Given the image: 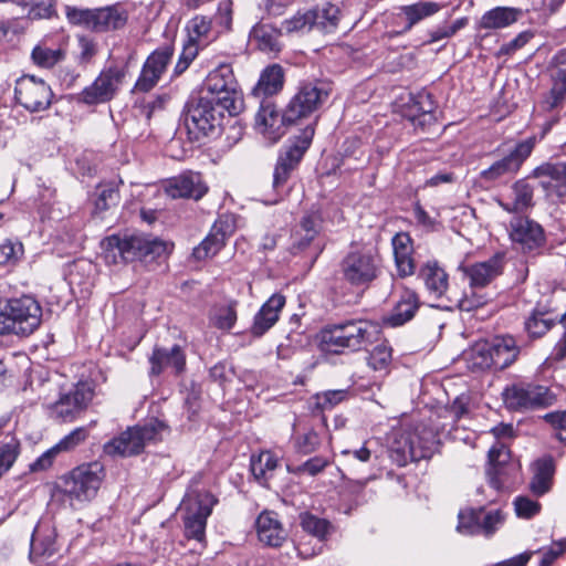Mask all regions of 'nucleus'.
Listing matches in <instances>:
<instances>
[{
    "label": "nucleus",
    "mask_w": 566,
    "mask_h": 566,
    "mask_svg": "<svg viewBox=\"0 0 566 566\" xmlns=\"http://www.w3.org/2000/svg\"><path fill=\"white\" fill-rule=\"evenodd\" d=\"M104 475L99 462L78 465L57 480L53 496L70 507L87 503L96 496Z\"/></svg>",
    "instance_id": "f257e3e1"
},
{
    "label": "nucleus",
    "mask_w": 566,
    "mask_h": 566,
    "mask_svg": "<svg viewBox=\"0 0 566 566\" xmlns=\"http://www.w3.org/2000/svg\"><path fill=\"white\" fill-rule=\"evenodd\" d=\"M41 304L33 296L0 300V336L29 337L42 323Z\"/></svg>",
    "instance_id": "f03ea898"
},
{
    "label": "nucleus",
    "mask_w": 566,
    "mask_h": 566,
    "mask_svg": "<svg viewBox=\"0 0 566 566\" xmlns=\"http://www.w3.org/2000/svg\"><path fill=\"white\" fill-rule=\"evenodd\" d=\"M438 443V432L432 427L420 423L412 429L395 431L389 443V454L397 465L403 467L409 461L430 458Z\"/></svg>",
    "instance_id": "7ed1b4c3"
},
{
    "label": "nucleus",
    "mask_w": 566,
    "mask_h": 566,
    "mask_svg": "<svg viewBox=\"0 0 566 566\" xmlns=\"http://www.w3.org/2000/svg\"><path fill=\"white\" fill-rule=\"evenodd\" d=\"M101 245L106 263H117L118 259L124 262L154 260L163 255L167 250V245L163 240L143 234L124 237L113 234L105 238Z\"/></svg>",
    "instance_id": "20e7f679"
},
{
    "label": "nucleus",
    "mask_w": 566,
    "mask_h": 566,
    "mask_svg": "<svg viewBox=\"0 0 566 566\" xmlns=\"http://www.w3.org/2000/svg\"><path fill=\"white\" fill-rule=\"evenodd\" d=\"M379 325L366 319H349L328 325L321 332V343L328 352L359 350L379 334Z\"/></svg>",
    "instance_id": "39448f33"
},
{
    "label": "nucleus",
    "mask_w": 566,
    "mask_h": 566,
    "mask_svg": "<svg viewBox=\"0 0 566 566\" xmlns=\"http://www.w3.org/2000/svg\"><path fill=\"white\" fill-rule=\"evenodd\" d=\"M227 112L222 105L207 96L191 98L186 105L185 126L191 139L214 135Z\"/></svg>",
    "instance_id": "423d86ee"
},
{
    "label": "nucleus",
    "mask_w": 566,
    "mask_h": 566,
    "mask_svg": "<svg viewBox=\"0 0 566 566\" xmlns=\"http://www.w3.org/2000/svg\"><path fill=\"white\" fill-rule=\"evenodd\" d=\"M202 96L214 99L231 116L239 114L243 107L242 94L229 64H220L208 74Z\"/></svg>",
    "instance_id": "0eeeda50"
},
{
    "label": "nucleus",
    "mask_w": 566,
    "mask_h": 566,
    "mask_svg": "<svg viewBox=\"0 0 566 566\" xmlns=\"http://www.w3.org/2000/svg\"><path fill=\"white\" fill-rule=\"evenodd\" d=\"M216 503V497L209 491L193 486L188 490L181 502V510L185 512V533L188 538L198 542L205 538L207 520Z\"/></svg>",
    "instance_id": "6e6552de"
},
{
    "label": "nucleus",
    "mask_w": 566,
    "mask_h": 566,
    "mask_svg": "<svg viewBox=\"0 0 566 566\" xmlns=\"http://www.w3.org/2000/svg\"><path fill=\"white\" fill-rule=\"evenodd\" d=\"M502 399L509 410L524 412L552 406L555 395L546 386L517 381L504 388Z\"/></svg>",
    "instance_id": "1a4fd4ad"
},
{
    "label": "nucleus",
    "mask_w": 566,
    "mask_h": 566,
    "mask_svg": "<svg viewBox=\"0 0 566 566\" xmlns=\"http://www.w3.org/2000/svg\"><path fill=\"white\" fill-rule=\"evenodd\" d=\"M127 73L126 64L104 66L96 78L78 94V101L86 105L104 104L112 101L123 86Z\"/></svg>",
    "instance_id": "9d476101"
},
{
    "label": "nucleus",
    "mask_w": 566,
    "mask_h": 566,
    "mask_svg": "<svg viewBox=\"0 0 566 566\" xmlns=\"http://www.w3.org/2000/svg\"><path fill=\"white\" fill-rule=\"evenodd\" d=\"M165 424L158 420H150L144 426L128 428L118 437L104 446V452L108 455L129 457L140 453L146 443L156 441Z\"/></svg>",
    "instance_id": "9b49d317"
},
{
    "label": "nucleus",
    "mask_w": 566,
    "mask_h": 566,
    "mask_svg": "<svg viewBox=\"0 0 566 566\" xmlns=\"http://www.w3.org/2000/svg\"><path fill=\"white\" fill-rule=\"evenodd\" d=\"M95 396L92 381H78L71 388L59 392L57 399L45 398L44 405L55 418L64 421L73 420L85 410Z\"/></svg>",
    "instance_id": "f8f14e48"
},
{
    "label": "nucleus",
    "mask_w": 566,
    "mask_h": 566,
    "mask_svg": "<svg viewBox=\"0 0 566 566\" xmlns=\"http://www.w3.org/2000/svg\"><path fill=\"white\" fill-rule=\"evenodd\" d=\"M329 86L323 82H307L301 84L285 109V118L290 123H297L316 112L328 98Z\"/></svg>",
    "instance_id": "ddd939ff"
},
{
    "label": "nucleus",
    "mask_w": 566,
    "mask_h": 566,
    "mask_svg": "<svg viewBox=\"0 0 566 566\" xmlns=\"http://www.w3.org/2000/svg\"><path fill=\"white\" fill-rule=\"evenodd\" d=\"M314 134L313 123L307 124L301 134L294 137L291 145L280 154L273 175V187L275 190L284 187L291 172L297 167L310 147Z\"/></svg>",
    "instance_id": "4468645a"
},
{
    "label": "nucleus",
    "mask_w": 566,
    "mask_h": 566,
    "mask_svg": "<svg viewBox=\"0 0 566 566\" xmlns=\"http://www.w3.org/2000/svg\"><path fill=\"white\" fill-rule=\"evenodd\" d=\"M14 98L31 113L43 112L50 107L53 92L43 80L24 75L15 82Z\"/></svg>",
    "instance_id": "2eb2a0df"
},
{
    "label": "nucleus",
    "mask_w": 566,
    "mask_h": 566,
    "mask_svg": "<svg viewBox=\"0 0 566 566\" xmlns=\"http://www.w3.org/2000/svg\"><path fill=\"white\" fill-rule=\"evenodd\" d=\"M534 145V138L518 143L509 155L482 170L480 174L481 179L488 182H494L505 176L516 174L523 161L531 155Z\"/></svg>",
    "instance_id": "dca6fc26"
},
{
    "label": "nucleus",
    "mask_w": 566,
    "mask_h": 566,
    "mask_svg": "<svg viewBox=\"0 0 566 566\" xmlns=\"http://www.w3.org/2000/svg\"><path fill=\"white\" fill-rule=\"evenodd\" d=\"M169 45L155 50L145 61L142 72L134 85L133 92L147 93L151 91L165 73L172 56Z\"/></svg>",
    "instance_id": "f3484780"
},
{
    "label": "nucleus",
    "mask_w": 566,
    "mask_h": 566,
    "mask_svg": "<svg viewBox=\"0 0 566 566\" xmlns=\"http://www.w3.org/2000/svg\"><path fill=\"white\" fill-rule=\"evenodd\" d=\"M59 552L56 532L49 521H41L31 536L30 557L39 566L50 564Z\"/></svg>",
    "instance_id": "a211bd4d"
},
{
    "label": "nucleus",
    "mask_w": 566,
    "mask_h": 566,
    "mask_svg": "<svg viewBox=\"0 0 566 566\" xmlns=\"http://www.w3.org/2000/svg\"><path fill=\"white\" fill-rule=\"evenodd\" d=\"M510 238L524 253H536L545 243L544 230L528 218H515L510 223Z\"/></svg>",
    "instance_id": "6ab92c4d"
},
{
    "label": "nucleus",
    "mask_w": 566,
    "mask_h": 566,
    "mask_svg": "<svg viewBox=\"0 0 566 566\" xmlns=\"http://www.w3.org/2000/svg\"><path fill=\"white\" fill-rule=\"evenodd\" d=\"M291 124L285 112L280 114L270 101H261L255 116V129L269 144L277 143L285 134V126Z\"/></svg>",
    "instance_id": "aec40b11"
},
{
    "label": "nucleus",
    "mask_w": 566,
    "mask_h": 566,
    "mask_svg": "<svg viewBox=\"0 0 566 566\" xmlns=\"http://www.w3.org/2000/svg\"><path fill=\"white\" fill-rule=\"evenodd\" d=\"M342 269L352 283H370L378 276L379 263L370 253L352 252L343 260Z\"/></svg>",
    "instance_id": "412c9836"
},
{
    "label": "nucleus",
    "mask_w": 566,
    "mask_h": 566,
    "mask_svg": "<svg viewBox=\"0 0 566 566\" xmlns=\"http://www.w3.org/2000/svg\"><path fill=\"white\" fill-rule=\"evenodd\" d=\"M167 196L172 199L190 198L201 199L208 191L202 176L198 172H185L169 179L165 186Z\"/></svg>",
    "instance_id": "4be33fe9"
},
{
    "label": "nucleus",
    "mask_w": 566,
    "mask_h": 566,
    "mask_svg": "<svg viewBox=\"0 0 566 566\" xmlns=\"http://www.w3.org/2000/svg\"><path fill=\"white\" fill-rule=\"evenodd\" d=\"M149 363L151 375H160L166 370L180 374L186 365V355L179 345H174L170 348L155 347Z\"/></svg>",
    "instance_id": "5701e85b"
},
{
    "label": "nucleus",
    "mask_w": 566,
    "mask_h": 566,
    "mask_svg": "<svg viewBox=\"0 0 566 566\" xmlns=\"http://www.w3.org/2000/svg\"><path fill=\"white\" fill-rule=\"evenodd\" d=\"M397 275L406 279L415 273L412 240L407 232H398L391 239Z\"/></svg>",
    "instance_id": "b1692460"
},
{
    "label": "nucleus",
    "mask_w": 566,
    "mask_h": 566,
    "mask_svg": "<svg viewBox=\"0 0 566 566\" xmlns=\"http://www.w3.org/2000/svg\"><path fill=\"white\" fill-rule=\"evenodd\" d=\"M258 538L270 547H280L286 539L287 533L273 512H263L255 522Z\"/></svg>",
    "instance_id": "393cba45"
},
{
    "label": "nucleus",
    "mask_w": 566,
    "mask_h": 566,
    "mask_svg": "<svg viewBox=\"0 0 566 566\" xmlns=\"http://www.w3.org/2000/svg\"><path fill=\"white\" fill-rule=\"evenodd\" d=\"M231 234L229 226L219 220L214 222L208 235L192 250V258L197 261H203L214 256L226 244Z\"/></svg>",
    "instance_id": "a878e982"
},
{
    "label": "nucleus",
    "mask_w": 566,
    "mask_h": 566,
    "mask_svg": "<svg viewBox=\"0 0 566 566\" xmlns=\"http://www.w3.org/2000/svg\"><path fill=\"white\" fill-rule=\"evenodd\" d=\"M534 188L526 179L515 181L511 187V197L507 200L499 199V206L509 213L525 212L534 206Z\"/></svg>",
    "instance_id": "bb28decb"
},
{
    "label": "nucleus",
    "mask_w": 566,
    "mask_h": 566,
    "mask_svg": "<svg viewBox=\"0 0 566 566\" xmlns=\"http://www.w3.org/2000/svg\"><path fill=\"white\" fill-rule=\"evenodd\" d=\"M284 84V71L281 65L272 64L266 66L260 74L259 81L252 88L251 94L255 98H262L277 94Z\"/></svg>",
    "instance_id": "cd10ccee"
},
{
    "label": "nucleus",
    "mask_w": 566,
    "mask_h": 566,
    "mask_svg": "<svg viewBox=\"0 0 566 566\" xmlns=\"http://www.w3.org/2000/svg\"><path fill=\"white\" fill-rule=\"evenodd\" d=\"M532 479L530 489L533 494L542 496L547 493L553 485L555 474V463L552 457L546 455L537 459L532 464Z\"/></svg>",
    "instance_id": "c85d7f7f"
},
{
    "label": "nucleus",
    "mask_w": 566,
    "mask_h": 566,
    "mask_svg": "<svg viewBox=\"0 0 566 566\" xmlns=\"http://www.w3.org/2000/svg\"><path fill=\"white\" fill-rule=\"evenodd\" d=\"M285 304V297L281 294H273L260 308L254 317L252 334L262 336L279 319V313Z\"/></svg>",
    "instance_id": "c756f323"
},
{
    "label": "nucleus",
    "mask_w": 566,
    "mask_h": 566,
    "mask_svg": "<svg viewBox=\"0 0 566 566\" xmlns=\"http://www.w3.org/2000/svg\"><path fill=\"white\" fill-rule=\"evenodd\" d=\"M532 175L535 178H547V180L541 181V186L546 190L556 188L558 196H563L566 191V170L564 163H545L536 167Z\"/></svg>",
    "instance_id": "7c9ffc66"
},
{
    "label": "nucleus",
    "mask_w": 566,
    "mask_h": 566,
    "mask_svg": "<svg viewBox=\"0 0 566 566\" xmlns=\"http://www.w3.org/2000/svg\"><path fill=\"white\" fill-rule=\"evenodd\" d=\"M490 483L494 489H501L504 485L502 475L505 474V467L509 464L511 453L509 448L501 441H497L489 451Z\"/></svg>",
    "instance_id": "2f4dec72"
},
{
    "label": "nucleus",
    "mask_w": 566,
    "mask_h": 566,
    "mask_svg": "<svg viewBox=\"0 0 566 566\" xmlns=\"http://www.w3.org/2000/svg\"><path fill=\"white\" fill-rule=\"evenodd\" d=\"M67 56L65 44L50 46L41 43L33 48L31 52L32 62L40 69L52 70L60 66Z\"/></svg>",
    "instance_id": "473e14b6"
},
{
    "label": "nucleus",
    "mask_w": 566,
    "mask_h": 566,
    "mask_svg": "<svg viewBox=\"0 0 566 566\" xmlns=\"http://www.w3.org/2000/svg\"><path fill=\"white\" fill-rule=\"evenodd\" d=\"M491 357L493 359V367L504 369L515 361L518 356L520 349L516 342L512 336H501L494 338L492 343Z\"/></svg>",
    "instance_id": "72a5a7b5"
},
{
    "label": "nucleus",
    "mask_w": 566,
    "mask_h": 566,
    "mask_svg": "<svg viewBox=\"0 0 566 566\" xmlns=\"http://www.w3.org/2000/svg\"><path fill=\"white\" fill-rule=\"evenodd\" d=\"M522 11L511 7H495L486 11L480 19L479 25L485 30L504 29L515 23Z\"/></svg>",
    "instance_id": "f704fd0d"
},
{
    "label": "nucleus",
    "mask_w": 566,
    "mask_h": 566,
    "mask_svg": "<svg viewBox=\"0 0 566 566\" xmlns=\"http://www.w3.org/2000/svg\"><path fill=\"white\" fill-rule=\"evenodd\" d=\"M417 308L418 300L416 294L406 290L392 312L384 318V324L389 327L401 326L413 317Z\"/></svg>",
    "instance_id": "c9c22d12"
},
{
    "label": "nucleus",
    "mask_w": 566,
    "mask_h": 566,
    "mask_svg": "<svg viewBox=\"0 0 566 566\" xmlns=\"http://www.w3.org/2000/svg\"><path fill=\"white\" fill-rule=\"evenodd\" d=\"M95 32H104L123 28L127 22V13L120 7H107L94 10Z\"/></svg>",
    "instance_id": "e433bc0d"
},
{
    "label": "nucleus",
    "mask_w": 566,
    "mask_h": 566,
    "mask_svg": "<svg viewBox=\"0 0 566 566\" xmlns=\"http://www.w3.org/2000/svg\"><path fill=\"white\" fill-rule=\"evenodd\" d=\"M313 14L312 24L323 32H333L343 17L340 9L333 3L325 2L310 10Z\"/></svg>",
    "instance_id": "4c0bfd02"
},
{
    "label": "nucleus",
    "mask_w": 566,
    "mask_h": 566,
    "mask_svg": "<svg viewBox=\"0 0 566 566\" xmlns=\"http://www.w3.org/2000/svg\"><path fill=\"white\" fill-rule=\"evenodd\" d=\"M20 452L21 443L15 434L0 429V479L11 470Z\"/></svg>",
    "instance_id": "58836bf2"
},
{
    "label": "nucleus",
    "mask_w": 566,
    "mask_h": 566,
    "mask_svg": "<svg viewBox=\"0 0 566 566\" xmlns=\"http://www.w3.org/2000/svg\"><path fill=\"white\" fill-rule=\"evenodd\" d=\"M188 42L193 44L197 51L205 48L213 38L211 20L205 15L193 17L187 24Z\"/></svg>",
    "instance_id": "ea45409f"
},
{
    "label": "nucleus",
    "mask_w": 566,
    "mask_h": 566,
    "mask_svg": "<svg viewBox=\"0 0 566 566\" xmlns=\"http://www.w3.org/2000/svg\"><path fill=\"white\" fill-rule=\"evenodd\" d=\"M502 258L499 255L464 268V272L470 277L471 283H488L497 277L502 273Z\"/></svg>",
    "instance_id": "a19ab883"
},
{
    "label": "nucleus",
    "mask_w": 566,
    "mask_h": 566,
    "mask_svg": "<svg viewBox=\"0 0 566 566\" xmlns=\"http://www.w3.org/2000/svg\"><path fill=\"white\" fill-rule=\"evenodd\" d=\"M492 346L486 340L475 343L463 354V359L467 363V367L472 371L485 370L493 367V359L490 352Z\"/></svg>",
    "instance_id": "79ce46f5"
},
{
    "label": "nucleus",
    "mask_w": 566,
    "mask_h": 566,
    "mask_svg": "<svg viewBox=\"0 0 566 566\" xmlns=\"http://www.w3.org/2000/svg\"><path fill=\"white\" fill-rule=\"evenodd\" d=\"M277 464L279 458L273 452L263 451L258 457H252L251 472L261 484L265 485Z\"/></svg>",
    "instance_id": "37998d69"
},
{
    "label": "nucleus",
    "mask_w": 566,
    "mask_h": 566,
    "mask_svg": "<svg viewBox=\"0 0 566 566\" xmlns=\"http://www.w3.org/2000/svg\"><path fill=\"white\" fill-rule=\"evenodd\" d=\"M281 32L266 24L255 25L250 38L263 52H276L280 50L279 34Z\"/></svg>",
    "instance_id": "c03bdc74"
},
{
    "label": "nucleus",
    "mask_w": 566,
    "mask_h": 566,
    "mask_svg": "<svg viewBox=\"0 0 566 566\" xmlns=\"http://www.w3.org/2000/svg\"><path fill=\"white\" fill-rule=\"evenodd\" d=\"M440 8V4L436 2H417L402 7L401 11L408 22L405 30L408 31L424 18L436 14Z\"/></svg>",
    "instance_id": "a18cd8bd"
},
{
    "label": "nucleus",
    "mask_w": 566,
    "mask_h": 566,
    "mask_svg": "<svg viewBox=\"0 0 566 566\" xmlns=\"http://www.w3.org/2000/svg\"><path fill=\"white\" fill-rule=\"evenodd\" d=\"M483 509H464L458 514L457 531L462 535H475L481 533V515Z\"/></svg>",
    "instance_id": "49530a36"
},
{
    "label": "nucleus",
    "mask_w": 566,
    "mask_h": 566,
    "mask_svg": "<svg viewBox=\"0 0 566 566\" xmlns=\"http://www.w3.org/2000/svg\"><path fill=\"white\" fill-rule=\"evenodd\" d=\"M300 523L303 531L315 536L319 541L325 539L333 528L332 524L327 520L307 512L300 515Z\"/></svg>",
    "instance_id": "de8ad7c7"
},
{
    "label": "nucleus",
    "mask_w": 566,
    "mask_h": 566,
    "mask_svg": "<svg viewBox=\"0 0 566 566\" xmlns=\"http://www.w3.org/2000/svg\"><path fill=\"white\" fill-rule=\"evenodd\" d=\"M484 286L485 285H467L462 292V296L457 300L460 310L470 312L484 305L488 301L484 294Z\"/></svg>",
    "instance_id": "09e8293b"
},
{
    "label": "nucleus",
    "mask_w": 566,
    "mask_h": 566,
    "mask_svg": "<svg viewBox=\"0 0 566 566\" xmlns=\"http://www.w3.org/2000/svg\"><path fill=\"white\" fill-rule=\"evenodd\" d=\"M553 85L547 104L549 108L558 106L566 98V67L557 69L552 75Z\"/></svg>",
    "instance_id": "8fccbe9b"
},
{
    "label": "nucleus",
    "mask_w": 566,
    "mask_h": 566,
    "mask_svg": "<svg viewBox=\"0 0 566 566\" xmlns=\"http://www.w3.org/2000/svg\"><path fill=\"white\" fill-rule=\"evenodd\" d=\"M312 18L313 14L310 13V10L305 12H297L295 15L281 23L280 32L289 34L293 32L308 31L314 28L312 24Z\"/></svg>",
    "instance_id": "3c124183"
},
{
    "label": "nucleus",
    "mask_w": 566,
    "mask_h": 566,
    "mask_svg": "<svg viewBox=\"0 0 566 566\" xmlns=\"http://www.w3.org/2000/svg\"><path fill=\"white\" fill-rule=\"evenodd\" d=\"M23 253V244L20 241H4L0 244V265L15 264Z\"/></svg>",
    "instance_id": "603ef678"
},
{
    "label": "nucleus",
    "mask_w": 566,
    "mask_h": 566,
    "mask_svg": "<svg viewBox=\"0 0 566 566\" xmlns=\"http://www.w3.org/2000/svg\"><path fill=\"white\" fill-rule=\"evenodd\" d=\"M505 521V515L501 510H493L485 512L481 515V533L486 537L492 536Z\"/></svg>",
    "instance_id": "864d4df0"
},
{
    "label": "nucleus",
    "mask_w": 566,
    "mask_h": 566,
    "mask_svg": "<svg viewBox=\"0 0 566 566\" xmlns=\"http://www.w3.org/2000/svg\"><path fill=\"white\" fill-rule=\"evenodd\" d=\"M554 325V319L543 313H534L526 322L525 328L532 337H541Z\"/></svg>",
    "instance_id": "5fc2aeb1"
},
{
    "label": "nucleus",
    "mask_w": 566,
    "mask_h": 566,
    "mask_svg": "<svg viewBox=\"0 0 566 566\" xmlns=\"http://www.w3.org/2000/svg\"><path fill=\"white\" fill-rule=\"evenodd\" d=\"M419 277L426 283H447L448 274L434 260L426 262L420 271Z\"/></svg>",
    "instance_id": "6e6d98bb"
},
{
    "label": "nucleus",
    "mask_w": 566,
    "mask_h": 566,
    "mask_svg": "<svg viewBox=\"0 0 566 566\" xmlns=\"http://www.w3.org/2000/svg\"><path fill=\"white\" fill-rule=\"evenodd\" d=\"M323 214L319 209H311L306 211L298 224V229L302 232H308L310 234L318 235L323 229Z\"/></svg>",
    "instance_id": "4d7b16f0"
},
{
    "label": "nucleus",
    "mask_w": 566,
    "mask_h": 566,
    "mask_svg": "<svg viewBox=\"0 0 566 566\" xmlns=\"http://www.w3.org/2000/svg\"><path fill=\"white\" fill-rule=\"evenodd\" d=\"M319 444V436L314 430H308L302 434H296L294 438V447L296 451L302 454H310L316 451Z\"/></svg>",
    "instance_id": "13d9d810"
},
{
    "label": "nucleus",
    "mask_w": 566,
    "mask_h": 566,
    "mask_svg": "<svg viewBox=\"0 0 566 566\" xmlns=\"http://www.w3.org/2000/svg\"><path fill=\"white\" fill-rule=\"evenodd\" d=\"M391 361V348L386 344L377 345L368 356V365L374 370H384Z\"/></svg>",
    "instance_id": "bf43d9fd"
},
{
    "label": "nucleus",
    "mask_w": 566,
    "mask_h": 566,
    "mask_svg": "<svg viewBox=\"0 0 566 566\" xmlns=\"http://www.w3.org/2000/svg\"><path fill=\"white\" fill-rule=\"evenodd\" d=\"M411 109L413 111V114L411 115V120L415 123L417 118L422 117H429V119H432V113L434 111V104L431 99V95L427 93L419 94L411 105Z\"/></svg>",
    "instance_id": "052dcab7"
},
{
    "label": "nucleus",
    "mask_w": 566,
    "mask_h": 566,
    "mask_svg": "<svg viewBox=\"0 0 566 566\" xmlns=\"http://www.w3.org/2000/svg\"><path fill=\"white\" fill-rule=\"evenodd\" d=\"M329 464V460L325 457H313L297 465L296 468L287 467L289 471L295 474H307L310 476H315L321 473L327 465Z\"/></svg>",
    "instance_id": "680f3d73"
},
{
    "label": "nucleus",
    "mask_w": 566,
    "mask_h": 566,
    "mask_svg": "<svg viewBox=\"0 0 566 566\" xmlns=\"http://www.w3.org/2000/svg\"><path fill=\"white\" fill-rule=\"evenodd\" d=\"M88 431L84 427H78L62 438L55 446L61 452H67L75 449L78 444L86 440Z\"/></svg>",
    "instance_id": "e2e57ef3"
},
{
    "label": "nucleus",
    "mask_w": 566,
    "mask_h": 566,
    "mask_svg": "<svg viewBox=\"0 0 566 566\" xmlns=\"http://www.w3.org/2000/svg\"><path fill=\"white\" fill-rule=\"evenodd\" d=\"M346 396V390H328L322 394H317L314 397L315 407L322 411L329 410L345 400Z\"/></svg>",
    "instance_id": "0e129e2a"
},
{
    "label": "nucleus",
    "mask_w": 566,
    "mask_h": 566,
    "mask_svg": "<svg viewBox=\"0 0 566 566\" xmlns=\"http://www.w3.org/2000/svg\"><path fill=\"white\" fill-rule=\"evenodd\" d=\"M566 551V537L554 541L548 547L541 548L536 553L542 554L539 566H552Z\"/></svg>",
    "instance_id": "69168bd1"
},
{
    "label": "nucleus",
    "mask_w": 566,
    "mask_h": 566,
    "mask_svg": "<svg viewBox=\"0 0 566 566\" xmlns=\"http://www.w3.org/2000/svg\"><path fill=\"white\" fill-rule=\"evenodd\" d=\"M513 504L515 513L520 518H532L541 511V504L527 496H517Z\"/></svg>",
    "instance_id": "338daca9"
},
{
    "label": "nucleus",
    "mask_w": 566,
    "mask_h": 566,
    "mask_svg": "<svg viewBox=\"0 0 566 566\" xmlns=\"http://www.w3.org/2000/svg\"><path fill=\"white\" fill-rule=\"evenodd\" d=\"M66 17L73 24L83 25L90 30L94 28V10L67 7Z\"/></svg>",
    "instance_id": "774afa93"
}]
</instances>
